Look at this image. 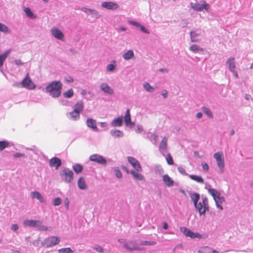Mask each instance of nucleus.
Returning <instances> with one entry per match:
<instances>
[{"label":"nucleus","instance_id":"nucleus-1","mask_svg":"<svg viewBox=\"0 0 253 253\" xmlns=\"http://www.w3.org/2000/svg\"><path fill=\"white\" fill-rule=\"evenodd\" d=\"M62 84L60 81H54L45 87V91L53 97H58L61 95Z\"/></svg>","mask_w":253,"mask_h":253},{"label":"nucleus","instance_id":"nucleus-46","mask_svg":"<svg viewBox=\"0 0 253 253\" xmlns=\"http://www.w3.org/2000/svg\"><path fill=\"white\" fill-rule=\"evenodd\" d=\"M61 199L60 198H56L53 201V204L54 206H57L61 204Z\"/></svg>","mask_w":253,"mask_h":253},{"label":"nucleus","instance_id":"nucleus-62","mask_svg":"<svg viewBox=\"0 0 253 253\" xmlns=\"http://www.w3.org/2000/svg\"><path fill=\"white\" fill-rule=\"evenodd\" d=\"M232 73L234 74V75L235 76L236 78H238V75L237 73L236 72V70H234V72H232Z\"/></svg>","mask_w":253,"mask_h":253},{"label":"nucleus","instance_id":"nucleus-21","mask_svg":"<svg viewBox=\"0 0 253 253\" xmlns=\"http://www.w3.org/2000/svg\"><path fill=\"white\" fill-rule=\"evenodd\" d=\"M86 125L88 127H90L96 131L98 130V128L96 124V121L92 119H87L86 120Z\"/></svg>","mask_w":253,"mask_h":253},{"label":"nucleus","instance_id":"nucleus-57","mask_svg":"<svg viewBox=\"0 0 253 253\" xmlns=\"http://www.w3.org/2000/svg\"><path fill=\"white\" fill-rule=\"evenodd\" d=\"M163 228L165 230H167L168 228V225L167 222H165L163 223Z\"/></svg>","mask_w":253,"mask_h":253},{"label":"nucleus","instance_id":"nucleus-20","mask_svg":"<svg viewBox=\"0 0 253 253\" xmlns=\"http://www.w3.org/2000/svg\"><path fill=\"white\" fill-rule=\"evenodd\" d=\"M31 196L32 199L36 198L41 203L45 202L43 197L40 194V192L37 191L33 192L31 193Z\"/></svg>","mask_w":253,"mask_h":253},{"label":"nucleus","instance_id":"nucleus-43","mask_svg":"<svg viewBox=\"0 0 253 253\" xmlns=\"http://www.w3.org/2000/svg\"><path fill=\"white\" fill-rule=\"evenodd\" d=\"M0 31L5 33H9L10 31L8 30V27L1 23H0Z\"/></svg>","mask_w":253,"mask_h":253},{"label":"nucleus","instance_id":"nucleus-39","mask_svg":"<svg viewBox=\"0 0 253 253\" xmlns=\"http://www.w3.org/2000/svg\"><path fill=\"white\" fill-rule=\"evenodd\" d=\"M202 110L203 111L204 113H205L208 116V117L210 118H213V115L211 112L208 108L203 107L202 108Z\"/></svg>","mask_w":253,"mask_h":253},{"label":"nucleus","instance_id":"nucleus-61","mask_svg":"<svg viewBox=\"0 0 253 253\" xmlns=\"http://www.w3.org/2000/svg\"><path fill=\"white\" fill-rule=\"evenodd\" d=\"M245 98H246L247 100H250V99H251L252 98V97H251V95H250V94H246V95Z\"/></svg>","mask_w":253,"mask_h":253},{"label":"nucleus","instance_id":"nucleus-18","mask_svg":"<svg viewBox=\"0 0 253 253\" xmlns=\"http://www.w3.org/2000/svg\"><path fill=\"white\" fill-rule=\"evenodd\" d=\"M226 64L228 66L229 70L232 72H234V70H236V65L234 58H229L226 61Z\"/></svg>","mask_w":253,"mask_h":253},{"label":"nucleus","instance_id":"nucleus-33","mask_svg":"<svg viewBox=\"0 0 253 253\" xmlns=\"http://www.w3.org/2000/svg\"><path fill=\"white\" fill-rule=\"evenodd\" d=\"M189 49L193 52H198L199 51H203V49L200 48L197 44H192L190 47Z\"/></svg>","mask_w":253,"mask_h":253},{"label":"nucleus","instance_id":"nucleus-36","mask_svg":"<svg viewBox=\"0 0 253 253\" xmlns=\"http://www.w3.org/2000/svg\"><path fill=\"white\" fill-rule=\"evenodd\" d=\"M167 141H168V139L166 137H164L161 142V144H160V149H163V150H166L167 148Z\"/></svg>","mask_w":253,"mask_h":253},{"label":"nucleus","instance_id":"nucleus-42","mask_svg":"<svg viewBox=\"0 0 253 253\" xmlns=\"http://www.w3.org/2000/svg\"><path fill=\"white\" fill-rule=\"evenodd\" d=\"M9 143L6 141H0V151H2L5 148L8 147Z\"/></svg>","mask_w":253,"mask_h":253},{"label":"nucleus","instance_id":"nucleus-27","mask_svg":"<svg viewBox=\"0 0 253 253\" xmlns=\"http://www.w3.org/2000/svg\"><path fill=\"white\" fill-rule=\"evenodd\" d=\"M189 177L192 180L199 183L203 184L204 183V179L203 178L200 176L196 175H189Z\"/></svg>","mask_w":253,"mask_h":253},{"label":"nucleus","instance_id":"nucleus-37","mask_svg":"<svg viewBox=\"0 0 253 253\" xmlns=\"http://www.w3.org/2000/svg\"><path fill=\"white\" fill-rule=\"evenodd\" d=\"M156 244L155 241H142L140 242V245L141 246H152Z\"/></svg>","mask_w":253,"mask_h":253},{"label":"nucleus","instance_id":"nucleus-3","mask_svg":"<svg viewBox=\"0 0 253 253\" xmlns=\"http://www.w3.org/2000/svg\"><path fill=\"white\" fill-rule=\"evenodd\" d=\"M195 208L198 210L199 213L204 214L206 211L209 210L208 199L206 197L202 198V202H200L198 204L197 203V207Z\"/></svg>","mask_w":253,"mask_h":253},{"label":"nucleus","instance_id":"nucleus-51","mask_svg":"<svg viewBox=\"0 0 253 253\" xmlns=\"http://www.w3.org/2000/svg\"><path fill=\"white\" fill-rule=\"evenodd\" d=\"M115 175L118 178H121L122 177V174L121 171L119 169H115L114 170Z\"/></svg>","mask_w":253,"mask_h":253},{"label":"nucleus","instance_id":"nucleus-11","mask_svg":"<svg viewBox=\"0 0 253 253\" xmlns=\"http://www.w3.org/2000/svg\"><path fill=\"white\" fill-rule=\"evenodd\" d=\"M127 160L136 171H141L142 170V168L140 164L136 159L132 157H128Z\"/></svg>","mask_w":253,"mask_h":253},{"label":"nucleus","instance_id":"nucleus-64","mask_svg":"<svg viewBox=\"0 0 253 253\" xmlns=\"http://www.w3.org/2000/svg\"><path fill=\"white\" fill-rule=\"evenodd\" d=\"M122 168L124 169H125L127 173H129V171H128V169H127L126 167H125V166H122Z\"/></svg>","mask_w":253,"mask_h":253},{"label":"nucleus","instance_id":"nucleus-15","mask_svg":"<svg viewBox=\"0 0 253 253\" xmlns=\"http://www.w3.org/2000/svg\"><path fill=\"white\" fill-rule=\"evenodd\" d=\"M51 32L53 36L57 39L62 40L64 38V35L62 32L57 28H53L51 30Z\"/></svg>","mask_w":253,"mask_h":253},{"label":"nucleus","instance_id":"nucleus-58","mask_svg":"<svg viewBox=\"0 0 253 253\" xmlns=\"http://www.w3.org/2000/svg\"><path fill=\"white\" fill-rule=\"evenodd\" d=\"M15 63L17 65H20L22 64L21 61L19 59L16 60L15 61Z\"/></svg>","mask_w":253,"mask_h":253},{"label":"nucleus","instance_id":"nucleus-48","mask_svg":"<svg viewBox=\"0 0 253 253\" xmlns=\"http://www.w3.org/2000/svg\"><path fill=\"white\" fill-rule=\"evenodd\" d=\"M116 68V66L113 64H108L107 66V70L108 71H113Z\"/></svg>","mask_w":253,"mask_h":253},{"label":"nucleus","instance_id":"nucleus-6","mask_svg":"<svg viewBox=\"0 0 253 253\" xmlns=\"http://www.w3.org/2000/svg\"><path fill=\"white\" fill-rule=\"evenodd\" d=\"M213 157L216 160L217 166L220 171L223 172L224 168V160L223 153L220 152L215 153L213 155Z\"/></svg>","mask_w":253,"mask_h":253},{"label":"nucleus","instance_id":"nucleus-4","mask_svg":"<svg viewBox=\"0 0 253 253\" xmlns=\"http://www.w3.org/2000/svg\"><path fill=\"white\" fill-rule=\"evenodd\" d=\"M60 239L57 236H50L44 240L42 244L46 248L54 246L59 243Z\"/></svg>","mask_w":253,"mask_h":253},{"label":"nucleus","instance_id":"nucleus-7","mask_svg":"<svg viewBox=\"0 0 253 253\" xmlns=\"http://www.w3.org/2000/svg\"><path fill=\"white\" fill-rule=\"evenodd\" d=\"M180 231L184 235L187 237H190L191 238H202V235L198 233H194L193 231L185 227H182L180 228Z\"/></svg>","mask_w":253,"mask_h":253},{"label":"nucleus","instance_id":"nucleus-13","mask_svg":"<svg viewBox=\"0 0 253 253\" xmlns=\"http://www.w3.org/2000/svg\"><path fill=\"white\" fill-rule=\"evenodd\" d=\"M42 222L40 220L27 219L24 221L23 224L25 226L36 227H38V225H39Z\"/></svg>","mask_w":253,"mask_h":253},{"label":"nucleus","instance_id":"nucleus-16","mask_svg":"<svg viewBox=\"0 0 253 253\" xmlns=\"http://www.w3.org/2000/svg\"><path fill=\"white\" fill-rule=\"evenodd\" d=\"M100 88L104 92L108 94L111 95L114 93L113 89L106 83H102L100 85Z\"/></svg>","mask_w":253,"mask_h":253},{"label":"nucleus","instance_id":"nucleus-10","mask_svg":"<svg viewBox=\"0 0 253 253\" xmlns=\"http://www.w3.org/2000/svg\"><path fill=\"white\" fill-rule=\"evenodd\" d=\"M89 160L91 161L100 164H106V160L102 156L98 154H93L89 157Z\"/></svg>","mask_w":253,"mask_h":253},{"label":"nucleus","instance_id":"nucleus-50","mask_svg":"<svg viewBox=\"0 0 253 253\" xmlns=\"http://www.w3.org/2000/svg\"><path fill=\"white\" fill-rule=\"evenodd\" d=\"M38 226L39 227V229L41 231H47L48 230L47 226L41 225V223L39 225H38Z\"/></svg>","mask_w":253,"mask_h":253},{"label":"nucleus","instance_id":"nucleus-8","mask_svg":"<svg viewBox=\"0 0 253 253\" xmlns=\"http://www.w3.org/2000/svg\"><path fill=\"white\" fill-rule=\"evenodd\" d=\"M191 5L192 8L198 11H202L203 9L208 11L210 7L209 4L205 1H202L201 3H191Z\"/></svg>","mask_w":253,"mask_h":253},{"label":"nucleus","instance_id":"nucleus-54","mask_svg":"<svg viewBox=\"0 0 253 253\" xmlns=\"http://www.w3.org/2000/svg\"><path fill=\"white\" fill-rule=\"evenodd\" d=\"M13 156L14 158H20V157H24V155L23 154H21V153H17L14 154Z\"/></svg>","mask_w":253,"mask_h":253},{"label":"nucleus","instance_id":"nucleus-32","mask_svg":"<svg viewBox=\"0 0 253 253\" xmlns=\"http://www.w3.org/2000/svg\"><path fill=\"white\" fill-rule=\"evenodd\" d=\"M24 12L26 13L27 16L30 18L35 19L36 18V16L34 15L32 11L29 7H25L24 9Z\"/></svg>","mask_w":253,"mask_h":253},{"label":"nucleus","instance_id":"nucleus-2","mask_svg":"<svg viewBox=\"0 0 253 253\" xmlns=\"http://www.w3.org/2000/svg\"><path fill=\"white\" fill-rule=\"evenodd\" d=\"M208 192L213 197L217 208L220 210H222L223 208L220 204L225 201L224 198L221 196L220 193L215 189L210 188L208 190Z\"/></svg>","mask_w":253,"mask_h":253},{"label":"nucleus","instance_id":"nucleus-45","mask_svg":"<svg viewBox=\"0 0 253 253\" xmlns=\"http://www.w3.org/2000/svg\"><path fill=\"white\" fill-rule=\"evenodd\" d=\"M166 160L169 165H172L173 164V159L170 154H167L166 157Z\"/></svg>","mask_w":253,"mask_h":253},{"label":"nucleus","instance_id":"nucleus-23","mask_svg":"<svg viewBox=\"0 0 253 253\" xmlns=\"http://www.w3.org/2000/svg\"><path fill=\"white\" fill-rule=\"evenodd\" d=\"M84 109V103L83 101H79L75 105L74 110L81 113Z\"/></svg>","mask_w":253,"mask_h":253},{"label":"nucleus","instance_id":"nucleus-35","mask_svg":"<svg viewBox=\"0 0 253 253\" xmlns=\"http://www.w3.org/2000/svg\"><path fill=\"white\" fill-rule=\"evenodd\" d=\"M111 134L114 137H122L123 136V133L122 131L119 130H112L111 131Z\"/></svg>","mask_w":253,"mask_h":253},{"label":"nucleus","instance_id":"nucleus-9","mask_svg":"<svg viewBox=\"0 0 253 253\" xmlns=\"http://www.w3.org/2000/svg\"><path fill=\"white\" fill-rule=\"evenodd\" d=\"M22 84L23 87L29 89H33L36 87L35 84L32 82L30 78L29 73L26 74L25 78L22 81Z\"/></svg>","mask_w":253,"mask_h":253},{"label":"nucleus","instance_id":"nucleus-40","mask_svg":"<svg viewBox=\"0 0 253 253\" xmlns=\"http://www.w3.org/2000/svg\"><path fill=\"white\" fill-rule=\"evenodd\" d=\"M143 87L145 88V89L148 92H152L154 90V88L152 86H151L150 84L148 83H145L143 84Z\"/></svg>","mask_w":253,"mask_h":253},{"label":"nucleus","instance_id":"nucleus-25","mask_svg":"<svg viewBox=\"0 0 253 253\" xmlns=\"http://www.w3.org/2000/svg\"><path fill=\"white\" fill-rule=\"evenodd\" d=\"M138 171H135L133 170L130 171V173L133 175L134 179L136 180H142L144 178V176L140 173L138 172Z\"/></svg>","mask_w":253,"mask_h":253},{"label":"nucleus","instance_id":"nucleus-60","mask_svg":"<svg viewBox=\"0 0 253 253\" xmlns=\"http://www.w3.org/2000/svg\"><path fill=\"white\" fill-rule=\"evenodd\" d=\"M196 117H197L198 118H199V119H200V118H202V113H201V112H199V113H198L196 114Z\"/></svg>","mask_w":253,"mask_h":253},{"label":"nucleus","instance_id":"nucleus-26","mask_svg":"<svg viewBox=\"0 0 253 253\" xmlns=\"http://www.w3.org/2000/svg\"><path fill=\"white\" fill-rule=\"evenodd\" d=\"M10 52V50H8L6 51L3 54L0 55V67L2 66L4 61L5 60V59L8 56Z\"/></svg>","mask_w":253,"mask_h":253},{"label":"nucleus","instance_id":"nucleus-22","mask_svg":"<svg viewBox=\"0 0 253 253\" xmlns=\"http://www.w3.org/2000/svg\"><path fill=\"white\" fill-rule=\"evenodd\" d=\"M78 186L81 189H85L87 188V185L85 183L84 179L83 177H80L78 181Z\"/></svg>","mask_w":253,"mask_h":253},{"label":"nucleus","instance_id":"nucleus-5","mask_svg":"<svg viewBox=\"0 0 253 253\" xmlns=\"http://www.w3.org/2000/svg\"><path fill=\"white\" fill-rule=\"evenodd\" d=\"M73 171L68 169H64L60 172L62 179L66 183H70L73 181Z\"/></svg>","mask_w":253,"mask_h":253},{"label":"nucleus","instance_id":"nucleus-41","mask_svg":"<svg viewBox=\"0 0 253 253\" xmlns=\"http://www.w3.org/2000/svg\"><path fill=\"white\" fill-rule=\"evenodd\" d=\"M199 35V34L196 33L194 31H191L190 32L191 40L192 42H196L198 40L196 38Z\"/></svg>","mask_w":253,"mask_h":253},{"label":"nucleus","instance_id":"nucleus-38","mask_svg":"<svg viewBox=\"0 0 253 253\" xmlns=\"http://www.w3.org/2000/svg\"><path fill=\"white\" fill-rule=\"evenodd\" d=\"M58 252L59 253H73V251L70 248H64L59 249Z\"/></svg>","mask_w":253,"mask_h":253},{"label":"nucleus","instance_id":"nucleus-17","mask_svg":"<svg viewBox=\"0 0 253 253\" xmlns=\"http://www.w3.org/2000/svg\"><path fill=\"white\" fill-rule=\"evenodd\" d=\"M102 6L108 9H116L118 8V5L113 2H104L102 3Z\"/></svg>","mask_w":253,"mask_h":253},{"label":"nucleus","instance_id":"nucleus-31","mask_svg":"<svg viewBox=\"0 0 253 253\" xmlns=\"http://www.w3.org/2000/svg\"><path fill=\"white\" fill-rule=\"evenodd\" d=\"M71 117L74 120L76 121L80 119V113L76 111L73 110L69 113Z\"/></svg>","mask_w":253,"mask_h":253},{"label":"nucleus","instance_id":"nucleus-14","mask_svg":"<svg viewBox=\"0 0 253 253\" xmlns=\"http://www.w3.org/2000/svg\"><path fill=\"white\" fill-rule=\"evenodd\" d=\"M61 165V161L58 158L53 157L49 161V166L51 167H55L56 169H58Z\"/></svg>","mask_w":253,"mask_h":253},{"label":"nucleus","instance_id":"nucleus-55","mask_svg":"<svg viewBox=\"0 0 253 253\" xmlns=\"http://www.w3.org/2000/svg\"><path fill=\"white\" fill-rule=\"evenodd\" d=\"M66 82L69 83H72L74 81L73 79L71 77H68L65 79Z\"/></svg>","mask_w":253,"mask_h":253},{"label":"nucleus","instance_id":"nucleus-59","mask_svg":"<svg viewBox=\"0 0 253 253\" xmlns=\"http://www.w3.org/2000/svg\"><path fill=\"white\" fill-rule=\"evenodd\" d=\"M168 93V91L167 90H165V92L162 94V95H163V96L164 97V98H166L167 97Z\"/></svg>","mask_w":253,"mask_h":253},{"label":"nucleus","instance_id":"nucleus-52","mask_svg":"<svg viewBox=\"0 0 253 253\" xmlns=\"http://www.w3.org/2000/svg\"><path fill=\"white\" fill-rule=\"evenodd\" d=\"M138 28H139L140 30L143 33H146V34L149 33V32L148 31V30L147 29H146L144 26L141 25L140 24V26L138 27Z\"/></svg>","mask_w":253,"mask_h":253},{"label":"nucleus","instance_id":"nucleus-30","mask_svg":"<svg viewBox=\"0 0 253 253\" xmlns=\"http://www.w3.org/2000/svg\"><path fill=\"white\" fill-rule=\"evenodd\" d=\"M123 123V117H118L113 120L112 122V125L114 126H122Z\"/></svg>","mask_w":253,"mask_h":253},{"label":"nucleus","instance_id":"nucleus-63","mask_svg":"<svg viewBox=\"0 0 253 253\" xmlns=\"http://www.w3.org/2000/svg\"><path fill=\"white\" fill-rule=\"evenodd\" d=\"M178 169L179 172H180L181 173H183L185 171V170L183 169H182V168H178Z\"/></svg>","mask_w":253,"mask_h":253},{"label":"nucleus","instance_id":"nucleus-12","mask_svg":"<svg viewBox=\"0 0 253 253\" xmlns=\"http://www.w3.org/2000/svg\"><path fill=\"white\" fill-rule=\"evenodd\" d=\"M125 248L129 251H133V250H141V248H140L136 244V241H130L127 242V243L124 245Z\"/></svg>","mask_w":253,"mask_h":253},{"label":"nucleus","instance_id":"nucleus-34","mask_svg":"<svg viewBox=\"0 0 253 253\" xmlns=\"http://www.w3.org/2000/svg\"><path fill=\"white\" fill-rule=\"evenodd\" d=\"M73 169L75 172L78 173L82 171L83 167L80 164H76L73 166Z\"/></svg>","mask_w":253,"mask_h":253},{"label":"nucleus","instance_id":"nucleus-44","mask_svg":"<svg viewBox=\"0 0 253 253\" xmlns=\"http://www.w3.org/2000/svg\"><path fill=\"white\" fill-rule=\"evenodd\" d=\"M74 91L72 89H70L69 90L66 91L64 93V96L67 98H70L73 96Z\"/></svg>","mask_w":253,"mask_h":253},{"label":"nucleus","instance_id":"nucleus-47","mask_svg":"<svg viewBox=\"0 0 253 253\" xmlns=\"http://www.w3.org/2000/svg\"><path fill=\"white\" fill-rule=\"evenodd\" d=\"M93 249L97 252L99 253H103V249L99 245H96L94 247H93Z\"/></svg>","mask_w":253,"mask_h":253},{"label":"nucleus","instance_id":"nucleus-49","mask_svg":"<svg viewBox=\"0 0 253 253\" xmlns=\"http://www.w3.org/2000/svg\"><path fill=\"white\" fill-rule=\"evenodd\" d=\"M201 165L202 166L203 169L205 171H208L209 169V165L205 162H203L201 164Z\"/></svg>","mask_w":253,"mask_h":253},{"label":"nucleus","instance_id":"nucleus-28","mask_svg":"<svg viewBox=\"0 0 253 253\" xmlns=\"http://www.w3.org/2000/svg\"><path fill=\"white\" fill-rule=\"evenodd\" d=\"M134 56V53L132 50H129L125 53L123 57L125 60H129L131 59Z\"/></svg>","mask_w":253,"mask_h":253},{"label":"nucleus","instance_id":"nucleus-19","mask_svg":"<svg viewBox=\"0 0 253 253\" xmlns=\"http://www.w3.org/2000/svg\"><path fill=\"white\" fill-rule=\"evenodd\" d=\"M163 180L164 184L168 187L171 186L174 184L173 180L168 174H165L163 176Z\"/></svg>","mask_w":253,"mask_h":253},{"label":"nucleus","instance_id":"nucleus-29","mask_svg":"<svg viewBox=\"0 0 253 253\" xmlns=\"http://www.w3.org/2000/svg\"><path fill=\"white\" fill-rule=\"evenodd\" d=\"M191 200L194 203V205L195 207H197V203L200 199V195L198 193H193L190 196Z\"/></svg>","mask_w":253,"mask_h":253},{"label":"nucleus","instance_id":"nucleus-24","mask_svg":"<svg viewBox=\"0 0 253 253\" xmlns=\"http://www.w3.org/2000/svg\"><path fill=\"white\" fill-rule=\"evenodd\" d=\"M124 121L126 126H129L131 124H132V123L131 122V118H130V111L129 109H127L125 117H124Z\"/></svg>","mask_w":253,"mask_h":253},{"label":"nucleus","instance_id":"nucleus-56","mask_svg":"<svg viewBox=\"0 0 253 253\" xmlns=\"http://www.w3.org/2000/svg\"><path fill=\"white\" fill-rule=\"evenodd\" d=\"M129 23L137 27H138L140 26V24L138 23L135 21H130L129 22Z\"/></svg>","mask_w":253,"mask_h":253},{"label":"nucleus","instance_id":"nucleus-53","mask_svg":"<svg viewBox=\"0 0 253 253\" xmlns=\"http://www.w3.org/2000/svg\"><path fill=\"white\" fill-rule=\"evenodd\" d=\"M18 226L17 224H13L11 225V229L13 230V231H17L18 229Z\"/></svg>","mask_w":253,"mask_h":253}]
</instances>
